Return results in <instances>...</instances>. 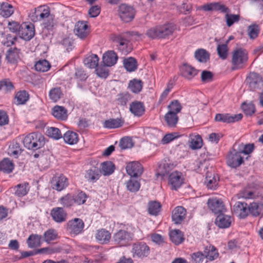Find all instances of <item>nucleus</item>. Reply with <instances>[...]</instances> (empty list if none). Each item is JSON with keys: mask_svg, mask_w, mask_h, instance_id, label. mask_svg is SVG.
Returning a JSON list of instances; mask_svg holds the SVG:
<instances>
[{"mask_svg": "<svg viewBox=\"0 0 263 263\" xmlns=\"http://www.w3.org/2000/svg\"><path fill=\"white\" fill-rule=\"evenodd\" d=\"M248 59V53L246 49L238 48L234 50L231 61L232 69L243 68L247 65Z\"/></svg>", "mask_w": 263, "mask_h": 263, "instance_id": "nucleus-1", "label": "nucleus"}, {"mask_svg": "<svg viewBox=\"0 0 263 263\" xmlns=\"http://www.w3.org/2000/svg\"><path fill=\"white\" fill-rule=\"evenodd\" d=\"M23 142L25 147L33 151L42 147L45 143L44 137L39 133H32L27 135Z\"/></svg>", "mask_w": 263, "mask_h": 263, "instance_id": "nucleus-2", "label": "nucleus"}, {"mask_svg": "<svg viewBox=\"0 0 263 263\" xmlns=\"http://www.w3.org/2000/svg\"><path fill=\"white\" fill-rule=\"evenodd\" d=\"M39 21H43L44 27L50 29L55 25V21L54 15L50 13V8L46 5H42L39 6Z\"/></svg>", "mask_w": 263, "mask_h": 263, "instance_id": "nucleus-3", "label": "nucleus"}, {"mask_svg": "<svg viewBox=\"0 0 263 263\" xmlns=\"http://www.w3.org/2000/svg\"><path fill=\"white\" fill-rule=\"evenodd\" d=\"M127 34L122 33L115 35L112 37V40L116 43L118 50L124 55L130 53L133 50L132 44L127 39Z\"/></svg>", "mask_w": 263, "mask_h": 263, "instance_id": "nucleus-4", "label": "nucleus"}, {"mask_svg": "<svg viewBox=\"0 0 263 263\" xmlns=\"http://www.w3.org/2000/svg\"><path fill=\"white\" fill-rule=\"evenodd\" d=\"M133 234L124 230H119L113 235L112 239L115 245L120 247L126 246L132 240Z\"/></svg>", "mask_w": 263, "mask_h": 263, "instance_id": "nucleus-5", "label": "nucleus"}, {"mask_svg": "<svg viewBox=\"0 0 263 263\" xmlns=\"http://www.w3.org/2000/svg\"><path fill=\"white\" fill-rule=\"evenodd\" d=\"M235 146V144L227 156V163L232 168H236L243 163V157L241 156V152L236 151L234 148Z\"/></svg>", "mask_w": 263, "mask_h": 263, "instance_id": "nucleus-6", "label": "nucleus"}, {"mask_svg": "<svg viewBox=\"0 0 263 263\" xmlns=\"http://www.w3.org/2000/svg\"><path fill=\"white\" fill-rule=\"evenodd\" d=\"M246 82L251 90L255 91L263 87L262 78L260 74L251 72L247 76Z\"/></svg>", "mask_w": 263, "mask_h": 263, "instance_id": "nucleus-7", "label": "nucleus"}, {"mask_svg": "<svg viewBox=\"0 0 263 263\" xmlns=\"http://www.w3.org/2000/svg\"><path fill=\"white\" fill-rule=\"evenodd\" d=\"M132 253L134 258H143L150 253L149 247L144 242L134 243Z\"/></svg>", "mask_w": 263, "mask_h": 263, "instance_id": "nucleus-8", "label": "nucleus"}, {"mask_svg": "<svg viewBox=\"0 0 263 263\" xmlns=\"http://www.w3.org/2000/svg\"><path fill=\"white\" fill-rule=\"evenodd\" d=\"M119 14L122 21L129 22L134 18L135 10L133 7L123 4L119 7Z\"/></svg>", "mask_w": 263, "mask_h": 263, "instance_id": "nucleus-9", "label": "nucleus"}, {"mask_svg": "<svg viewBox=\"0 0 263 263\" xmlns=\"http://www.w3.org/2000/svg\"><path fill=\"white\" fill-rule=\"evenodd\" d=\"M84 227L83 220L78 218L69 220L67 223V230L71 234L77 235L82 232Z\"/></svg>", "mask_w": 263, "mask_h": 263, "instance_id": "nucleus-10", "label": "nucleus"}, {"mask_svg": "<svg viewBox=\"0 0 263 263\" xmlns=\"http://www.w3.org/2000/svg\"><path fill=\"white\" fill-rule=\"evenodd\" d=\"M51 184L53 189L58 191H61L68 186V181L65 176L60 174L53 177L51 181Z\"/></svg>", "mask_w": 263, "mask_h": 263, "instance_id": "nucleus-11", "label": "nucleus"}, {"mask_svg": "<svg viewBox=\"0 0 263 263\" xmlns=\"http://www.w3.org/2000/svg\"><path fill=\"white\" fill-rule=\"evenodd\" d=\"M184 182V178L181 173L177 171L171 173L168 177V183L172 190H177Z\"/></svg>", "mask_w": 263, "mask_h": 263, "instance_id": "nucleus-12", "label": "nucleus"}, {"mask_svg": "<svg viewBox=\"0 0 263 263\" xmlns=\"http://www.w3.org/2000/svg\"><path fill=\"white\" fill-rule=\"evenodd\" d=\"M20 40L23 39L26 41L31 40L34 35L35 30L34 25L32 24H28L26 23L22 24V27L19 32Z\"/></svg>", "mask_w": 263, "mask_h": 263, "instance_id": "nucleus-13", "label": "nucleus"}, {"mask_svg": "<svg viewBox=\"0 0 263 263\" xmlns=\"http://www.w3.org/2000/svg\"><path fill=\"white\" fill-rule=\"evenodd\" d=\"M242 117L241 114L233 115L229 114H217L215 116V120L218 122L231 123L240 120Z\"/></svg>", "mask_w": 263, "mask_h": 263, "instance_id": "nucleus-14", "label": "nucleus"}, {"mask_svg": "<svg viewBox=\"0 0 263 263\" xmlns=\"http://www.w3.org/2000/svg\"><path fill=\"white\" fill-rule=\"evenodd\" d=\"M127 173L131 177H137L142 174L143 168L138 162H132L127 164L126 167Z\"/></svg>", "mask_w": 263, "mask_h": 263, "instance_id": "nucleus-15", "label": "nucleus"}, {"mask_svg": "<svg viewBox=\"0 0 263 263\" xmlns=\"http://www.w3.org/2000/svg\"><path fill=\"white\" fill-rule=\"evenodd\" d=\"M181 75L188 80H192L198 73V70L187 64H183L180 68Z\"/></svg>", "mask_w": 263, "mask_h": 263, "instance_id": "nucleus-16", "label": "nucleus"}, {"mask_svg": "<svg viewBox=\"0 0 263 263\" xmlns=\"http://www.w3.org/2000/svg\"><path fill=\"white\" fill-rule=\"evenodd\" d=\"M208 205L210 210L215 214L222 213L224 211V206L221 199L217 198L209 199Z\"/></svg>", "mask_w": 263, "mask_h": 263, "instance_id": "nucleus-17", "label": "nucleus"}, {"mask_svg": "<svg viewBox=\"0 0 263 263\" xmlns=\"http://www.w3.org/2000/svg\"><path fill=\"white\" fill-rule=\"evenodd\" d=\"M51 216L57 222L61 223L66 220L67 214L63 208L56 207L51 210Z\"/></svg>", "mask_w": 263, "mask_h": 263, "instance_id": "nucleus-18", "label": "nucleus"}, {"mask_svg": "<svg viewBox=\"0 0 263 263\" xmlns=\"http://www.w3.org/2000/svg\"><path fill=\"white\" fill-rule=\"evenodd\" d=\"M233 212L240 218H246L249 213V206L245 202H236L233 207Z\"/></svg>", "mask_w": 263, "mask_h": 263, "instance_id": "nucleus-19", "label": "nucleus"}, {"mask_svg": "<svg viewBox=\"0 0 263 263\" xmlns=\"http://www.w3.org/2000/svg\"><path fill=\"white\" fill-rule=\"evenodd\" d=\"M186 210L182 206H177L173 211L172 220L176 224H179L185 218Z\"/></svg>", "mask_w": 263, "mask_h": 263, "instance_id": "nucleus-20", "label": "nucleus"}, {"mask_svg": "<svg viewBox=\"0 0 263 263\" xmlns=\"http://www.w3.org/2000/svg\"><path fill=\"white\" fill-rule=\"evenodd\" d=\"M74 31L80 38L84 39L88 34V25L84 22H78L75 25Z\"/></svg>", "mask_w": 263, "mask_h": 263, "instance_id": "nucleus-21", "label": "nucleus"}, {"mask_svg": "<svg viewBox=\"0 0 263 263\" xmlns=\"http://www.w3.org/2000/svg\"><path fill=\"white\" fill-rule=\"evenodd\" d=\"M20 49L16 48H10L7 52L6 59L8 62L14 64L20 59Z\"/></svg>", "mask_w": 263, "mask_h": 263, "instance_id": "nucleus-22", "label": "nucleus"}, {"mask_svg": "<svg viewBox=\"0 0 263 263\" xmlns=\"http://www.w3.org/2000/svg\"><path fill=\"white\" fill-rule=\"evenodd\" d=\"M118 60V57L114 51H108L103 55V62L106 66H111L115 65Z\"/></svg>", "mask_w": 263, "mask_h": 263, "instance_id": "nucleus-23", "label": "nucleus"}, {"mask_svg": "<svg viewBox=\"0 0 263 263\" xmlns=\"http://www.w3.org/2000/svg\"><path fill=\"white\" fill-rule=\"evenodd\" d=\"M215 223L221 228H228L231 223V218L228 215L222 214V213H219L216 217Z\"/></svg>", "mask_w": 263, "mask_h": 263, "instance_id": "nucleus-24", "label": "nucleus"}, {"mask_svg": "<svg viewBox=\"0 0 263 263\" xmlns=\"http://www.w3.org/2000/svg\"><path fill=\"white\" fill-rule=\"evenodd\" d=\"M96 238L100 243L106 244L109 242L111 238V234L108 231L101 229L97 231Z\"/></svg>", "mask_w": 263, "mask_h": 263, "instance_id": "nucleus-25", "label": "nucleus"}, {"mask_svg": "<svg viewBox=\"0 0 263 263\" xmlns=\"http://www.w3.org/2000/svg\"><path fill=\"white\" fill-rule=\"evenodd\" d=\"M129 110L136 116H141L145 111L143 104L140 102L135 101L130 104Z\"/></svg>", "mask_w": 263, "mask_h": 263, "instance_id": "nucleus-26", "label": "nucleus"}, {"mask_svg": "<svg viewBox=\"0 0 263 263\" xmlns=\"http://www.w3.org/2000/svg\"><path fill=\"white\" fill-rule=\"evenodd\" d=\"M52 115L56 118L65 120L67 118V111L65 107L60 106H55L52 109Z\"/></svg>", "mask_w": 263, "mask_h": 263, "instance_id": "nucleus-27", "label": "nucleus"}, {"mask_svg": "<svg viewBox=\"0 0 263 263\" xmlns=\"http://www.w3.org/2000/svg\"><path fill=\"white\" fill-rule=\"evenodd\" d=\"M160 37L165 38L172 35L175 30V26L172 24L160 25Z\"/></svg>", "mask_w": 263, "mask_h": 263, "instance_id": "nucleus-28", "label": "nucleus"}, {"mask_svg": "<svg viewBox=\"0 0 263 263\" xmlns=\"http://www.w3.org/2000/svg\"><path fill=\"white\" fill-rule=\"evenodd\" d=\"M14 12L12 6L8 3H0V15L4 17H9Z\"/></svg>", "mask_w": 263, "mask_h": 263, "instance_id": "nucleus-29", "label": "nucleus"}, {"mask_svg": "<svg viewBox=\"0 0 263 263\" xmlns=\"http://www.w3.org/2000/svg\"><path fill=\"white\" fill-rule=\"evenodd\" d=\"M204 253L205 258L210 261H213L216 259L219 256V253L217 249L213 246H209L205 247Z\"/></svg>", "mask_w": 263, "mask_h": 263, "instance_id": "nucleus-30", "label": "nucleus"}, {"mask_svg": "<svg viewBox=\"0 0 263 263\" xmlns=\"http://www.w3.org/2000/svg\"><path fill=\"white\" fill-rule=\"evenodd\" d=\"M42 236L37 234H31L27 240L29 248H35L41 245Z\"/></svg>", "mask_w": 263, "mask_h": 263, "instance_id": "nucleus-31", "label": "nucleus"}, {"mask_svg": "<svg viewBox=\"0 0 263 263\" xmlns=\"http://www.w3.org/2000/svg\"><path fill=\"white\" fill-rule=\"evenodd\" d=\"M123 124V122L118 118L109 119L104 121L103 126L105 128L112 129L121 127Z\"/></svg>", "mask_w": 263, "mask_h": 263, "instance_id": "nucleus-32", "label": "nucleus"}, {"mask_svg": "<svg viewBox=\"0 0 263 263\" xmlns=\"http://www.w3.org/2000/svg\"><path fill=\"white\" fill-rule=\"evenodd\" d=\"M29 185L27 182H23L17 184L14 187L15 195L18 197L26 195L29 191Z\"/></svg>", "mask_w": 263, "mask_h": 263, "instance_id": "nucleus-33", "label": "nucleus"}, {"mask_svg": "<svg viewBox=\"0 0 263 263\" xmlns=\"http://www.w3.org/2000/svg\"><path fill=\"white\" fill-rule=\"evenodd\" d=\"M249 213L253 216L263 215V204L254 202L249 206Z\"/></svg>", "mask_w": 263, "mask_h": 263, "instance_id": "nucleus-34", "label": "nucleus"}, {"mask_svg": "<svg viewBox=\"0 0 263 263\" xmlns=\"http://www.w3.org/2000/svg\"><path fill=\"white\" fill-rule=\"evenodd\" d=\"M164 120L168 126L175 127L178 123V117L175 113L167 112L164 116Z\"/></svg>", "mask_w": 263, "mask_h": 263, "instance_id": "nucleus-35", "label": "nucleus"}, {"mask_svg": "<svg viewBox=\"0 0 263 263\" xmlns=\"http://www.w3.org/2000/svg\"><path fill=\"white\" fill-rule=\"evenodd\" d=\"M171 241L176 245H179L184 240L183 235L179 230H172L170 233Z\"/></svg>", "mask_w": 263, "mask_h": 263, "instance_id": "nucleus-36", "label": "nucleus"}, {"mask_svg": "<svg viewBox=\"0 0 263 263\" xmlns=\"http://www.w3.org/2000/svg\"><path fill=\"white\" fill-rule=\"evenodd\" d=\"M101 167L100 171L104 176H109L114 172L115 166L110 161H106L101 163Z\"/></svg>", "mask_w": 263, "mask_h": 263, "instance_id": "nucleus-37", "label": "nucleus"}, {"mask_svg": "<svg viewBox=\"0 0 263 263\" xmlns=\"http://www.w3.org/2000/svg\"><path fill=\"white\" fill-rule=\"evenodd\" d=\"M58 238V233L56 230L53 229H48L43 234L44 241L47 243H50Z\"/></svg>", "mask_w": 263, "mask_h": 263, "instance_id": "nucleus-38", "label": "nucleus"}, {"mask_svg": "<svg viewBox=\"0 0 263 263\" xmlns=\"http://www.w3.org/2000/svg\"><path fill=\"white\" fill-rule=\"evenodd\" d=\"M63 139L66 143L73 145L78 142V135L75 132L67 131L64 134Z\"/></svg>", "mask_w": 263, "mask_h": 263, "instance_id": "nucleus-39", "label": "nucleus"}, {"mask_svg": "<svg viewBox=\"0 0 263 263\" xmlns=\"http://www.w3.org/2000/svg\"><path fill=\"white\" fill-rule=\"evenodd\" d=\"M125 68L129 72L134 71L137 68L138 64L137 60L132 57L125 59L123 61Z\"/></svg>", "mask_w": 263, "mask_h": 263, "instance_id": "nucleus-40", "label": "nucleus"}, {"mask_svg": "<svg viewBox=\"0 0 263 263\" xmlns=\"http://www.w3.org/2000/svg\"><path fill=\"white\" fill-rule=\"evenodd\" d=\"M14 169V164L9 159H4L0 162V170L7 173H10Z\"/></svg>", "mask_w": 263, "mask_h": 263, "instance_id": "nucleus-41", "label": "nucleus"}, {"mask_svg": "<svg viewBox=\"0 0 263 263\" xmlns=\"http://www.w3.org/2000/svg\"><path fill=\"white\" fill-rule=\"evenodd\" d=\"M99 59L96 54H91L84 60V64L89 68H96L98 65Z\"/></svg>", "mask_w": 263, "mask_h": 263, "instance_id": "nucleus-42", "label": "nucleus"}, {"mask_svg": "<svg viewBox=\"0 0 263 263\" xmlns=\"http://www.w3.org/2000/svg\"><path fill=\"white\" fill-rule=\"evenodd\" d=\"M100 173L98 169L94 168L88 170L85 174V178L91 182H96L100 177Z\"/></svg>", "mask_w": 263, "mask_h": 263, "instance_id": "nucleus-43", "label": "nucleus"}, {"mask_svg": "<svg viewBox=\"0 0 263 263\" xmlns=\"http://www.w3.org/2000/svg\"><path fill=\"white\" fill-rule=\"evenodd\" d=\"M19 40L20 38L17 36L8 34L2 41V44L5 46L10 47L13 45H16L18 43Z\"/></svg>", "mask_w": 263, "mask_h": 263, "instance_id": "nucleus-44", "label": "nucleus"}, {"mask_svg": "<svg viewBox=\"0 0 263 263\" xmlns=\"http://www.w3.org/2000/svg\"><path fill=\"white\" fill-rule=\"evenodd\" d=\"M161 204L156 201H151L148 204V211L150 215L156 216L160 212Z\"/></svg>", "mask_w": 263, "mask_h": 263, "instance_id": "nucleus-45", "label": "nucleus"}, {"mask_svg": "<svg viewBox=\"0 0 263 263\" xmlns=\"http://www.w3.org/2000/svg\"><path fill=\"white\" fill-rule=\"evenodd\" d=\"M74 203L77 205L84 204L87 198V195L83 191H78L72 195Z\"/></svg>", "mask_w": 263, "mask_h": 263, "instance_id": "nucleus-46", "label": "nucleus"}, {"mask_svg": "<svg viewBox=\"0 0 263 263\" xmlns=\"http://www.w3.org/2000/svg\"><path fill=\"white\" fill-rule=\"evenodd\" d=\"M143 87L142 81L134 79L130 81L128 84L129 89L134 93H137L140 92Z\"/></svg>", "mask_w": 263, "mask_h": 263, "instance_id": "nucleus-47", "label": "nucleus"}, {"mask_svg": "<svg viewBox=\"0 0 263 263\" xmlns=\"http://www.w3.org/2000/svg\"><path fill=\"white\" fill-rule=\"evenodd\" d=\"M195 58L200 62L205 63L210 57L209 53L204 49H199L195 52Z\"/></svg>", "mask_w": 263, "mask_h": 263, "instance_id": "nucleus-48", "label": "nucleus"}, {"mask_svg": "<svg viewBox=\"0 0 263 263\" xmlns=\"http://www.w3.org/2000/svg\"><path fill=\"white\" fill-rule=\"evenodd\" d=\"M204 183L208 189L212 190H215L218 185L215 176L212 174L209 175V174H207Z\"/></svg>", "mask_w": 263, "mask_h": 263, "instance_id": "nucleus-49", "label": "nucleus"}, {"mask_svg": "<svg viewBox=\"0 0 263 263\" xmlns=\"http://www.w3.org/2000/svg\"><path fill=\"white\" fill-rule=\"evenodd\" d=\"M36 71L40 72L47 71L50 68V64L46 60L38 61L34 65Z\"/></svg>", "mask_w": 263, "mask_h": 263, "instance_id": "nucleus-50", "label": "nucleus"}, {"mask_svg": "<svg viewBox=\"0 0 263 263\" xmlns=\"http://www.w3.org/2000/svg\"><path fill=\"white\" fill-rule=\"evenodd\" d=\"M62 95V92L60 87H55L50 89L49 92L50 99L54 102L59 101Z\"/></svg>", "mask_w": 263, "mask_h": 263, "instance_id": "nucleus-51", "label": "nucleus"}, {"mask_svg": "<svg viewBox=\"0 0 263 263\" xmlns=\"http://www.w3.org/2000/svg\"><path fill=\"white\" fill-rule=\"evenodd\" d=\"M131 99L130 95L127 92H122L117 95L116 99L117 104L121 106H125Z\"/></svg>", "mask_w": 263, "mask_h": 263, "instance_id": "nucleus-52", "label": "nucleus"}, {"mask_svg": "<svg viewBox=\"0 0 263 263\" xmlns=\"http://www.w3.org/2000/svg\"><path fill=\"white\" fill-rule=\"evenodd\" d=\"M29 99L28 93L25 90L18 91L15 95V99L17 105L24 104Z\"/></svg>", "mask_w": 263, "mask_h": 263, "instance_id": "nucleus-53", "label": "nucleus"}, {"mask_svg": "<svg viewBox=\"0 0 263 263\" xmlns=\"http://www.w3.org/2000/svg\"><path fill=\"white\" fill-rule=\"evenodd\" d=\"M59 201L61 205L65 208H70L74 204L72 195L67 194L65 196L62 197Z\"/></svg>", "mask_w": 263, "mask_h": 263, "instance_id": "nucleus-54", "label": "nucleus"}, {"mask_svg": "<svg viewBox=\"0 0 263 263\" xmlns=\"http://www.w3.org/2000/svg\"><path fill=\"white\" fill-rule=\"evenodd\" d=\"M21 152V148L19 144L17 142L12 143L9 147L8 154L14 158H17Z\"/></svg>", "mask_w": 263, "mask_h": 263, "instance_id": "nucleus-55", "label": "nucleus"}, {"mask_svg": "<svg viewBox=\"0 0 263 263\" xmlns=\"http://www.w3.org/2000/svg\"><path fill=\"white\" fill-rule=\"evenodd\" d=\"M46 133L48 136L55 140H59L62 137L61 131L59 128L56 127H49Z\"/></svg>", "mask_w": 263, "mask_h": 263, "instance_id": "nucleus-56", "label": "nucleus"}, {"mask_svg": "<svg viewBox=\"0 0 263 263\" xmlns=\"http://www.w3.org/2000/svg\"><path fill=\"white\" fill-rule=\"evenodd\" d=\"M260 29L258 25L253 24L250 25L248 28V34L251 39H256L259 33Z\"/></svg>", "mask_w": 263, "mask_h": 263, "instance_id": "nucleus-57", "label": "nucleus"}, {"mask_svg": "<svg viewBox=\"0 0 263 263\" xmlns=\"http://www.w3.org/2000/svg\"><path fill=\"white\" fill-rule=\"evenodd\" d=\"M13 89L14 86L9 79H4L0 81V90L9 91Z\"/></svg>", "mask_w": 263, "mask_h": 263, "instance_id": "nucleus-58", "label": "nucleus"}, {"mask_svg": "<svg viewBox=\"0 0 263 263\" xmlns=\"http://www.w3.org/2000/svg\"><path fill=\"white\" fill-rule=\"evenodd\" d=\"M202 145V140L199 135L194 136L191 138L190 146L193 149H198Z\"/></svg>", "mask_w": 263, "mask_h": 263, "instance_id": "nucleus-59", "label": "nucleus"}, {"mask_svg": "<svg viewBox=\"0 0 263 263\" xmlns=\"http://www.w3.org/2000/svg\"><path fill=\"white\" fill-rule=\"evenodd\" d=\"M226 24L228 27H231L234 23H237L240 20L239 14H226L225 15Z\"/></svg>", "mask_w": 263, "mask_h": 263, "instance_id": "nucleus-60", "label": "nucleus"}, {"mask_svg": "<svg viewBox=\"0 0 263 263\" xmlns=\"http://www.w3.org/2000/svg\"><path fill=\"white\" fill-rule=\"evenodd\" d=\"M168 112H172V113H175L178 114L180 112L182 106L180 103L177 100H174L168 106Z\"/></svg>", "mask_w": 263, "mask_h": 263, "instance_id": "nucleus-61", "label": "nucleus"}, {"mask_svg": "<svg viewBox=\"0 0 263 263\" xmlns=\"http://www.w3.org/2000/svg\"><path fill=\"white\" fill-rule=\"evenodd\" d=\"M146 35L149 37L155 39H160V32L159 26H155L149 29L146 32Z\"/></svg>", "mask_w": 263, "mask_h": 263, "instance_id": "nucleus-62", "label": "nucleus"}, {"mask_svg": "<svg viewBox=\"0 0 263 263\" xmlns=\"http://www.w3.org/2000/svg\"><path fill=\"white\" fill-rule=\"evenodd\" d=\"M126 184L127 190L131 192H137L140 187L139 182L134 179H130Z\"/></svg>", "mask_w": 263, "mask_h": 263, "instance_id": "nucleus-63", "label": "nucleus"}, {"mask_svg": "<svg viewBox=\"0 0 263 263\" xmlns=\"http://www.w3.org/2000/svg\"><path fill=\"white\" fill-rule=\"evenodd\" d=\"M192 260L194 263H203L205 259L204 253L198 251L195 252L191 255Z\"/></svg>", "mask_w": 263, "mask_h": 263, "instance_id": "nucleus-64", "label": "nucleus"}]
</instances>
